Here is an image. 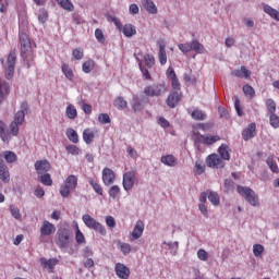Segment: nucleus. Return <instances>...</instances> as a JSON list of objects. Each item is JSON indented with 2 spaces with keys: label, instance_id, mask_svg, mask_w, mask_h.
I'll return each mask as SVG.
<instances>
[{
  "label": "nucleus",
  "instance_id": "obj_8",
  "mask_svg": "<svg viewBox=\"0 0 279 279\" xmlns=\"http://www.w3.org/2000/svg\"><path fill=\"white\" fill-rule=\"evenodd\" d=\"M136 184V171L129 170L123 173L122 177V186L123 190L129 193V191H132L134 189V185Z\"/></svg>",
  "mask_w": 279,
  "mask_h": 279
},
{
  "label": "nucleus",
  "instance_id": "obj_25",
  "mask_svg": "<svg viewBox=\"0 0 279 279\" xmlns=\"http://www.w3.org/2000/svg\"><path fill=\"white\" fill-rule=\"evenodd\" d=\"M142 5L149 14H158V8L151 0H142Z\"/></svg>",
  "mask_w": 279,
  "mask_h": 279
},
{
  "label": "nucleus",
  "instance_id": "obj_60",
  "mask_svg": "<svg viewBox=\"0 0 279 279\" xmlns=\"http://www.w3.org/2000/svg\"><path fill=\"white\" fill-rule=\"evenodd\" d=\"M72 58L74 60H82L84 58V50L82 48H76L72 51Z\"/></svg>",
  "mask_w": 279,
  "mask_h": 279
},
{
  "label": "nucleus",
  "instance_id": "obj_53",
  "mask_svg": "<svg viewBox=\"0 0 279 279\" xmlns=\"http://www.w3.org/2000/svg\"><path fill=\"white\" fill-rule=\"evenodd\" d=\"M183 80L189 86L197 84V78L189 73L183 74Z\"/></svg>",
  "mask_w": 279,
  "mask_h": 279
},
{
  "label": "nucleus",
  "instance_id": "obj_54",
  "mask_svg": "<svg viewBox=\"0 0 279 279\" xmlns=\"http://www.w3.org/2000/svg\"><path fill=\"white\" fill-rule=\"evenodd\" d=\"M266 107H267V110L270 114H275L276 113V101H274V99L271 98H268L266 100Z\"/></svg>",
  "mask_w": 279,
  "mask_h": 279
},
{
  "label": "nucleus",
  "instance_id": "obj_57",
  "mask_svg": "<svg viewBox=\"0 0 279 279\" xmlns=\"http://www.w3.org/2000/svg\"><path fill=\"white\" fill-rule=\"evenodd\" d=\"M243 93L244 95H246V97H250L251 99L254 97V95H256L254 87H252L251 85H244Z\"/></svg>",
  "mask_w": 279,
  "mask_h": 279
},
{
  "label": "nucleus",
  "instance_id": "obj_5",
  "mask_svg": "<svg viewBox=\"0 0 279 279\" xmlns=\"http://www.w3.org/2000/svg\"><path fill=\"white\" fill-rule=\"evenodd\" d=\"M77 189V177L74 174H70L64 184L60 186V195L61 197H69L71 195V191H75Z\"/></svg>",
  "mask_w": 279,
  "mask_h": 279
},
{
  "label": "nucleus",
  "instance_id": "obj_10",
  "mask_svg": "<svg viewBox=\"0 0 279 279\" xmlns=\"http://www.w3.org/2000/svg\"><path fill=\"white\" fill-rule=\"evenodd\" d=\"M20 43L22 47V58L29 56L32 53V41L29 40V36L25 33H22L20 35Z\"/></svg>",
  "mask_w": 279,
  "mask_h": 279
},
{
  "label": "nucleus",
  "instance_id": "obj_7",
  "mask_svg": "<svg viewBox=\"0 0 279 279\" xmlns=\"http://www.w3.org/2000/svg\"><path fill=\"white\" fill-rule=\"evenodd\" d=\"M236 191L239 195H241V197H244V199H246L248 204H251V206H258V196L256 195V192H254V190L247 186L238 185Z\"/></svg>",
  "mask_w": 279,
  "mask_h": 279
},
{
  "label": "nucleus",
  "instance_id": "obj_29",
  "mask_svg": "<svg viewBox=\"0 0 279 279\" xmlns=\"http://www.w3.org/2000/svg\"><path fill=\"white\" fill-rule=\"evenodd\" d=\"M230 151H232V149H230V146L226 144L220 145L218 148V154L222 160H230Z\"/></svg>",
  "mask_w": 279,
  "mask_h": 279
},
{
  "label": "nucleus",
  "instance_id": "obj_3",
  "mask_svg": "<svg viewBox=\"0 0 279 279\" xmlns=\"http://www.w3.org/2000/svg\"><path fill=\"white\" fill-rule=\"evenodd\" d=\"M82 221L85 223L86 228H89V230H95V232H98V234H101V236H106V234H108L106 227H104V225H101L99 221H96V219L90 215H83Z\"/></svg>",
  "mask_w": 279,
  "mask_h": 279
},
{
  "label": "nucleus",
  "instance_id": "obj_51",
  "mask_svg": "<svg viewBox=\"0 0 279 279\" xmlns=\"http://www.w3.org/2000/svg\"><path fill=\"white\" fill-rule=\"evenodd\" d=\"M266 162H267L269 169L272 171V173H277L278 172V163L276 162L274 157H268Z\"/></svg>",
  "mask_w": 279,
  "mask_h": 279
},
{
  "label": "nucleus",
  "instance_id": "obj_47",
  "mask_svg": "<svg viewBox=\"0 0 279 279\" xmlns=\"http://www.w3.org/2000/svg\"><path fill=\"white\" fill-rule=\"evenodd\" d=\"M41 265H44V267H47L50 269V271H53V267H56L58 265V259L56 258H51V259H41Z\"/></svg>",
  "mask_w": 279,
  "mask_h": 279
},
{
  "label": "nucleus",
  "instance_id": "obj_58",
  "mask_svg": "<svg viewBox=\"0 0 279 279\" xmlns=\"http://www.w3.org/2000/svg\"><path fill=\"white\" fill-rule=\"evenodd\" d=\"M144 62H145L147 69H151L156 62V59H154V56H151V54H146V56H144Z\"/></svg>",
  "mask_w": 279,
  "mask_h": 279
},
{
  "label": "nucleus",
  "instance_id": "obj_20",
  "mask_svg": "<svg viewBox=\"0 0 279 279\" xmlns=\"http://www.w3.org/2000/svg\"><path fill=\"white\" fill-rule=\"evenodd\" d=\"M199 143L203 145H215L218 141H221L219 135H198Z\"/></svg>",
  "mask_w": 279,
  "mask_h": 279
},
{
  "label": "nucleus",
  "instance_id": "obj_2",
  "mask_svg": "<svg viewBox=\"0 0 279 279\" xmlns=\"http://www.w3.org/2000/svg\"><path fill=\"white\" fill-rule=\"evenodd\" d=\"M54 241L59 250H68L69 245H71V241H73V232H71L70 228L61 227L57 231Z\"/></svg>",
  "mask_w": 279,
  "mask_h": 279
},
{
  "label": "nucleus",
  "instance_id": "obj_56",
  "mask_svg": "<svg viewBox=\"0 0 279 279\" xmlns=\"http://www.w3.org/2000/svg\"><path fill=\"white\" fill-rule=\"evenodd\" d=\"M233 101L238 117H243V110L241 109V100H239V96H234Z\"/></svg>",
  "mask_w": 279,
  "mask_h": 279
},
{
  "label": "nucleus",
  "instance_id": "obj_21",
  "mask_svg": "<svg viewBox=\"0 0 279 279\" xmlns=\"http://www.w3.org/2000/svg\"><path fill=\"white\" fill-rule=\"evenodd\" d=\"M10 95V84L0 78V104L5 101V97Z\"/></svg>",
  "mask_w": 279,
  "mask_h": 279
},
{
  "label": "nucleus",
  "instance_id": "obj_33",
  "mask_svg": "<svg viewBox=\"0 0 279 279\" xmlns=\"http://www.w3.org/2000/svg\"><path fill=\"white\" fill-rule=\"evenodd\" d=\"M61 70L63 75H65L66 80H69L70 82H73L75 80V74L73 73V69H71L69 64L63 63Z\"/></svg>",
  "mask_w": 279,
  "mask_h": 279
},
{
  "label": "nucleus",
  "instance_id": "obj_27",
  "mask_svg": "<svg viewBox=\"0 0 279 279\" xmlns=\"http://www.w3.org/2000/svg\"><path fill=\"white\" fill-rule=\"evenodd\" d=\"M256 132V123H251L247 129L242 132V136L244 141H250V138H254V133Z\"/></svg>",
  "mask_w": 279,
  "mask_h": 279
},
{
  "label": "nucleus",
  "instance_id": "obj_24",
  "mask_svg": "<svg viewBox=\"0 0 279 279\" xmlns=\"http://www.w3.org/2000/svg\"><path fill=\"white\" fill-rule=\"evenodd\" d=\"M125 38H132V36H136V26L132 24H125L122 26L121 31Z\"/></svg>",
  "mask_w": 279,
  "mask_h": 279
},
{
  "label": "nucleus",
  "instance_id": "obj_49",
  "mask_svg": "<svg viewBox=\"0 0 279 279\" xmlns=\"http://www.w3.org/2000/svg\"><path fill=\"white\" fill-rule=\"evenodd\" d=\"M75 241L78 245L86 243V238L84 236V233H82V230H80V227L77 226H76Z\"/></svg>",
  "mask_w": 279,
  "mask_h": 279
},
{
  "label": "nucleus",
  "instance_id": "obj_23",
  "mask_svg": "<svg viewBox=\"0 0 279 279\" xmlns=\"http://www.w3.org/2000/svg\"><path fill=\"white\" fill-rule=\"evenodd\" d=\"M160 162L166 167H178V158L173 155L161 156Z\"/></svg>",
  "mask_w": 279,
  "mask_h": 279
},
{
  "label": "nucleus",
  "instance_id": "obj_15",
  "mask_svg": "<svg viewBox=\"0 0 279 279\" xmlns=\"http://www.w3.org/2000/svg\"><path fill=\"white\" fill-rule=\"evenodd\" d=\"M0 180L4 184H10V169L8 168V165H5V161L0 157Z\"/></svg>",
  "mask_w": 279,
  "mask_h": 279
},
{
  "label": "nucleus",
  "instance_id": "obj_62",
  "mask_svg": "<svg viewBox=\"0 0 279 279\" xmlns=\"http://www.w3.org/2000/svg\"><path fill=\"white\" fill-rule=\"evenodd\" d=\"M65 149L68 154H71L72 156H80V148L75 145H69Z\"/></svg>",
  "mask_w": 279,
  "mask_h": 279
},
{
  "label": "nucleus",
  "instance_id": "obj_14",
  "mask_svg": "<svg viewBox=\"0 0 279 279\" xmlns=\"http://www.w3.org/2000/svg\"><path fill=\"white\" fill-rule=\"evenodd\" d=\"M116 275L120 279H129L130 278V268L122 263H117L114 267Z\"/></svg>",
  "mask_w": 279,
  "mask_h": 279
},
{
  "label": "nucleus",
  "instance_id": "obj_16",
  "mask_svg": "<svg viewBox=\"0 0 279 279\" xmlns=\"http://www.w3.org/2000/svg\"><path fill=\"white\" fill-rule=\"evenodd\" d=\"M49 169H51V163H49L47 159L37 160L35 162V170L37 171L38 175L48 173Z\"/></svg>",
  "mask_w": 279,
  "mask_h": 279
},
{
  "label": "nucleus",
  "instance_id": "obj_12",
  "mask_svg": "<svg viewBox=\"0 0 279 279\" xmlns=\"http://www.w3.org/2000/svg\"><path fill=\"white\" fill-rule=\"evenodd\" d=\"M143 232H145V222L137 220L130 234V241H138L143 236Z\"/></svg>",
  "mask_w": 279,
  "mask_h": 279
},
{
  "label": "nucleus",
  "instance_id": "obj_19",
  "mask_svg": "<svg viewBox=\"0 0 279 279\" xmlns=\"http://www.w3.org/2000/svg\"><path fill=\"white\" fill-rule=\"evenodd\" d=\"M102 182L105 186H110V184H114V171L110 168H105L102 170Z\"/></svg>",
  "mask_w": 279,
  "mask_h": 279
},
{
  "label": "nucleus",
  "instance_id": "obj_50",
  "mask_svg": "<svg viewBox=\"0 0 279 279\" xmlns=\"http://www.w3.org/2000/svg\"><path fill=\"white\" fill-rule=\"evenodd\" d=\"M269 124L275 130H278V128H279V117H278V114L270 113V116H269Z\"/></svg>",
  "mask_w": 279,
  "mask_h": 279
},
{
  "label": "nucleus",
  "instance_id": "obj_11",
  "mask_svg": "<svg viewBox=\"0 0 279 279\" xmlns=\"http://www.w3.org/2000/svg\"><path fill=\"white\" fill-rule=\"evenodd\" d=\"M39 232L40 239H45V236H51V234H56V225L49 222V220H44Z\"/></svg>",
  "mask_w": 279,
  "mask_h": 279
},
{
  "label": "nucleus",
  "instance_id": "obj_40",
  "mask_svg": "<svg viewBox=\"0 0 279 279\" xmlns=\"http://www.w3.org/2000/svg\"><path fill=\"white\" fill-rule=\"evenodd\" d=\"M159 62L162 66L167 64V50L165 49V45H159V53H158Z\"/></svg>",
  "mask_w": 279,
  "mask_h": 279
},
{
  "label": "nucleus",
  "instance_id": "obj_17",
  "mask_svg": "<svg viewBox=\"0 0 279 279\" xmlns=\"http://www.w3.org/2000/svg\"><path fill=\"white\" fill-rule=\"evenodd\" d=\"M231 75L242 80H250L252 77V72L247 70L245 65H242L241 69L231 71Z\"/></svg>",
  "mask_w": 279,
  "mask_h": 279
},
{
  "label": "nucleus",
  "instance_id": "obj_43",
  "mask_svg": "<svg viewBox=\"0 0 279 279\" xmlns=\"http://www.w3.org/2000/svg\"><path fill=\"white\" fill-rule=\"evenodd\" d=\"M39 182H41V184H45V186H51L53 184V180H51V174L47 172L44 174H39Z\"/></svg>",
  "mask_w": 279,
  "mask_h": 279
},
{
  "label": "nucleus",
  "instance_id": "obj_31",
  "mask_svg": "<svg viewBox=\"0 0 279 279\" xmlns=\"http://www.w3.org/2000/svg\"><path fill=\"white\" fill-rule=\"evenodd\" d=\"M83 141L86 145H90L95 141V131L93 129H85L83 132Z\"/></svg>",
  "mask_w": 279,
  "mask_h": 279
},
{
  "label": "nucleus",
  "instance_id": "obj_37",
  "mask_svg": "<svg viewBox=\"0 0 279 279\" xmlns=\"http://www.w3.org/2000/svg\"><path fill=\"white\" fill-rule=\"evenodd\" d=\"M88 182H89L92 189L95 191V193H97V195H104V189L101 187V185L99 184V182L97 180L89 178Z\"/></svg>",
  "mask_w": 279,
  "mask_h": 279
},
{
  "label": "nucleus",
  "instance_id": "obj_30",
  "mask_svg": "<svg viewBox=\"0 0 279 279\" xmlns=\"http://www.w3.org/2000/svg\"><path fill=\"white\" fill-rule=\"evenodd\" d=\"M57 3L66 12H74L75 5L71 0H56Z\"/></svg>",
  "mask_w": 279,
  "mask_h": 279
},
{
  "label": "nucleus",
  "instance_id": "obj_63",
  "mask_svg": "<svg viewBox=\"0 0 279 279\" xmlns=\"http://www.w3.org/2000/svg\"><path fill=\"white\" fill-rule=\"evenodd\" d=\"M98 121L99 123H101L102 125H106V123H110V116H108V113H100L98 116Z\"/></svg>",
  "mask_w": 279,
  "mask_h": 279
},
{
  "label": "nucleus",
  "instance_id": "obj_9",
  "mask_svg": "<svg viewBox=\"0 0 279 279\" xmlns=\"http://www.w3.org/2000/svg\"><path fill=\"white\" fill-rule=\"evenodd\" d=\"M16 64V52L11 51L7 59L5 77L12 80L14 77V65Z\"/></svg>",
  "mask_w": 279,
  "mask_h": 279
},
{
  "label": "nucleus",
  "instance_id": "obj_59",
  "mask_svg": "<svg viewBox=\"0 0 279 279\" xmlns=\"http://www.w3.org/2000/svg\"><path fill=\"white\" fill-rule=\"evenodd\" d=\"M196 256L198 260H203L204 263L208 260V252H206L204 248H199L196 253Z\"/></svg>",
  "mask_w": 279,
  "mask_h": 279
},
{
  "label": "nucleus",
  "instance_id": "obj_41",
  "mask_svg": "<svg viewBox=\"0 0 279 279\" xmlns=\"http://www.w3.org/2000/svg\"><path fill=\"white\" fill-rule=\"evenodd\" d=\"M9 210L13 218L16 219V221H21L23 219V215L21 214V209L16 205H10Z\"/></svg>",
  "mask_w": 279,
  "mask_h": 279
},
{
  "label": "nucleus",
  "instance_id": "obj_48",
  "mask_svg": "<svg viewBox=\"0 0 279 279\" xmlns=\"http://www.w3.org/2000/svg\"><path fill=\"white\" fill-rule=\"evenodd\" d=\"M83 73H90L93 69H95V61L93 60H87L83 63L82 65Z\"/></svg>",
  "mask_w": 279,
  "mask_h": 279
},
{
  "label": "nucleus",
  "instance_id": "obj_32",
  "mask_svg": "<svg viewBox=\"0 0 279 279\" xmlns=\"http://www.w3.org/2000/svg\"><path fill=\"white\" fill-rule=\"evenodd\" d=\"M65 136H68L71 143H74V144L80 143V135H77V131L74 129H71V128L66 129Z\"/></svg>",
  "mask_w": 279,
  "mask_h": 279
},
{
  "label": "nucleus",
  "instance_id": "obj_26",
  "mask_svg": "<svg viewBox=\"0 0 279 279\" xmlns=\"http://www.w3.org/2000/svg\"><path fill=\"white\" fill-rule=\"evenodd\" d=\"M0 138L3 143H10V130L7 129L5 122L0 120Z\"/></svg>",
  "mask_w": 279,
  "mask_h": 279
},
{
  "label": "nucleus",
  "instance_id": "obj_55",
  "mask_svg": "<svg viewBox=\"0 0 279 279\" xmlns=\"http://www.w3.org/2000/svg\"><path fill=\"white\" fill-rule=\"evenodd\" d=\"M95 38L101 45H104V43H106V36L104 35V31H101V28H96L95 29Z\"/></svg>",
  "mask_w": 279,
  "mask_h": 279
},
{
  "label": "nucleus",
  "instance_id": "obj_34",
  "mask_svg": "<svg viewBox=\"0 0 279 279\" xmlns=\"http://www.w3.org/2000/svg\"><path fill=\"white\" fill-rule=\"evenodd\" d=\"M264 12L266 14H268L271 19H274L275 21H279V12L278 10L271 8V5L269 4H265L264 5Z\"/></svg>",
  "mask_w": 279,
  "mask_h": 279
},
{
  "label": "nucleus",
  "instance_id": "obj_1",
  "mask_svg": "<svg viewBox=\"0 0 279 279\" xmlns=\"http://www.w3.org/2000/svg\"><path fill=\"white\" fill-rule=\"evenodd\" d=\"M27 110H29V105H27V102H22L20 110L15 113L14 119L9 126L10 141H12V136H19V128L25 123V114H27Z\"/></svg>",
  "mask_w": 279,
  "mask_h": 279
},
{
  "label": "nucleus",
  "instance_id": "obj_52",
  "mask_svg": "<svg viewBox=\"0 0 279 279\" xmlns=\"http://www.w3.org/2000/svg\"><path fill=\"white\" fill-rule=\"evenodd\" d=\"M263 252H265V246L262 244H255L253 245V254L256 256V258L263 256Z\"/></svg>",
  "mask_w": 279,
  "mask_h": 279
},
{
  "label": "nucleus",
  "instance_id": "obj_39",
  "mask_svg": "<svg viewBox=\"0 0 279 279\" xmlns=\"http://www.w3.org/2000/svg\"><path fill=\"white\" fill-rule=\"evenodd\" d=\"M113 105L118 110H125V108H128V100L119 96L114 99Z\"/></svg>",
  "mask_w": 279,
  "mask_h": 279
},
{
  "label": "nucleus",
  "instance_id": "obj_28",
  "mask_svg": "<svg viewBox=\"0 0 279 279\" xmlns=\"http://www.w3.org/2000/svg\"><path fill=\"white\" fill-rule=\"evenodd\" d=\"M131 107H132V110L135 112H142V110L145 109V105L143 104V100H141V98H138V96L133 97Z\"/></svg>",
  "mask_w": 279,
  "mask_h": 279
},
{
  "label": "nucleus",
  "instance_id": "obj_22",
  "mask_svg": "<svg viewBox=\"0 0 279 279\" xmlns=\"http://www.w3.org/2000/svg\"><path fill=\"white\" fill-rule=\"evenodd\" d=\"M0 158H4V160L8 162V165H12L19 160V156H16V153L12 150H4L1 153Z\"/></svg>",
  "mask_w": 279,
  "mask_h": 279
},
{
  "label": "nucleus",
  "instance_id": "obj_61",
  "mask_svg": "<svg viewBox=\"0 0 279 279\" xmlns=\"http://www.w3.org/2000/svg\"><path fill=\"white\" fill-rule=\"evenodd\" d=\"M106 226L112 230L113 228H117V220H114V217L112 216H107L105 217Z\"/></svg>",
  "mask_w": 279,
  "mask_h": 279
},
{
  "label": "nucleus",
  "instance_id": "obj_4",
  "mask_svg": "<svg viewBox=\"0 0 279 279\" xmlns=\"http://www.w3.org/2000/svg\"><path fill=\"white\" fill-rule=\"evenodd\" d=\"M178 47L182 53H189L190 51H195L196 53L208 52L204 45H202L197 39H194L191 43L179 44Z\"/></svg>",
  "mask_w": 279,
  "mask_h": 279
},
{
  "label": "nucleus",
  "instance_id": "obj_42",
  "mask_svg": "<svg viewBox=\"0 0 279 279\" xmlns=\"http://www.w3.org/2000/svg\"><path fill=\"white\" fill-rule=\"evenodd\" d=\"M37 17L39 23L45 24V22L49 19V12L47 11V9L41 8L37 12Z\"/></svg>",
  "mask_w": 279,
  "mask_h": 279
},
{
  "label": "nucleus",
  "instance_id": "obj_6",
  "mask_svg": "<svg viewBox=\"0 0 279 279\" xmlns=\"http://www.w3.org/2000/svg\"><path fill=\"white\" fill-rule=\"evenodd\" d=\"M147 97H162L167 93V84L165 82L148 85L144 88Z\"/></svg>",
  "mask_w": 279,
  "mask_h": 279
},
{
  "label": "nucleus",
  "instance_id": "obj_44",
  "mask_svg": "<svg viewBox=\"0 0 279 279\" xmlns=\"http://www.w3.org/2000/svg\"><path fill=\"white\" fill-rule=\"evenodd\" d=\"M206 171V165H204V161L196 160L195 167H194V173L195 175H202Z\"/></svg>",
  "mask_w": 279,
  "mask_h": 279
},
{
  "label": "nucleus",
  "instance_id": "obj_13",
  "mask_svg": "<svg viewBox=\"0 0 279 279\" xmlns=\"http://www.w3.org/2000/svg\"><path fill=\"white\" fill-rule=\"evenodd\" d=\"M207 167H214L215 169H223L226 167V162L219 155L213 154L207 158Z\"/></svg>",
  "mask_w": 279,
  "mask_h": 279
},
{
  "label": "nucleus",
  "instance_id": "obj_64",
  "mask_svg": "<svg viewBox=\"0 0 279 279\" xmlns=\"http://www.w3.org/2000/svg\"><path fill=\"white\" fill-rule=\"evenodd\" d=\"M223 189H225L226 193H230V191H232V189H234V182L230 179L225 180Z\"/></svg>",
  "mask_w": 279,
  "mask_h": 279
},
{
  "label": "nucleus",
  "instance_id": "obj_35",
  "mask_svg": "<svg viewBox=\"0 0 279 279\" xmlns=\"http://www.w3.org/2000/svg\"><path fill=\"white\" fill-rule=\"evenodd\" d=\"M65 116L71 121H74V119H77V109L72 104H69L65 109Z\"/></svg>",
  "mask_w": 279,
  "mask_h": 279
},
{
  "label": "nucleus",
  "instance_id": "obj_46",
  "mask_svg": "<svg viewBox=\"0 0 279 279\" xmlns=\"http://www.w3.org/2000/svg\"><path fill=\"white\" fill-rule=\"evenodd\" d=\"M118 245L124 256H128V254H130V252H132V245H130V243L119 242Z\"/></svg>",
  "mask_w": 279,
  "mask_h": 279
},
{
  "label": "nucleus",
  "instance_id": "obj_38",
  "mask_svg": "<svg viewBox=\"0 0 279 279\" xmlns=\"http://www.w3.org/2000/svg\"><path fill=\"white\" fill-rule=\"evenodd\" d=\"M190 114L194 121H206V113L199 109H194Z\"/></svg>",
  "mask_w": 279,
  "mask_h": 279
},
{
  "label": "nucleus",
  "instance_id": "obj_18",
  "mask_svg": "<svg viewBox=\"0 0 279 279\" xmlns=\"http://www.w3.org/2000/svg\"><path fill=\"white\" fill-rule=\"evenodd\" d=\"M180 99H182V94L178 92H171L166 100L167 106L169 108H175V106L180 104Z\"/></svg>",
  "mask_w": 279,
  "mask_h": 279
},
{
  "label": "nucleus",
  "instance_id": "obj_36",
  "mask_svg": "<svg viewBox=\"0 0 279 279\" xmlns=\"http://www.w3.org/2000/svg\"><path fill=\"white\" fill-rule=\"evenodd\" d=\"M108 195L111 199H119V197H121V187L119 185L111 186L108 191Z\"/></svg>",
  "mask_w": 279,
  "mask_h": 279
},
{
  "label": "nucleus",
  "instance_id": "obj_45",
  "mask_svg": "<svg viewBox=\"0 0 279 279\" xmlns=\"http://www.w3.org/2000/svg\"><path fill=\"white\" fill-rule=\"evenodd\" d=\"M208 201L213 206H219L220 199H219V194L217 192L208 191Z\"/></svg>",
  "mask_w": 279,
  "mask_h": 279
}]
</instances>
